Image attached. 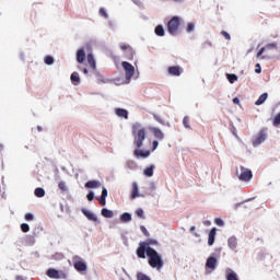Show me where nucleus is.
I'll return each instance as SVG.
<instances>
[{
	"instance_id": "obj_41",
	"label": "nucleus",
	"mask_w": 280,
	"mask_h": 280,
	"mask_svg": "<svg viewBox=\"0 0 280 280\" xmlns=\"http://www.w3.org/2000/svg\"><path fill=\"white\" fill-rule=\"evenodd\" d=\"M140 231L143 233V235H145V237H150V232L148 229H145V226L141 225Z\"/></svg>"
},
{
	"instance_id": "obj_28",
	"label": "nucleus",
	"mask_w": 280,
	"mask_h": 280,
	"mask_svg": "<svg viewBox=\"0 0 280 280\" xmlns=\"http://www.w3.org/2000/svg\"><path fill=\"white\" fill-rule=\"evenodd\" d=\"M121 222H130L132 220V214L125 212L120 215Z\"/></svg>"
},
{
	"instance_id": "obj_31",
	"label": "nucleus",
	"mask_w": 280,
	"mask_h": 280,
	"mask_svg": "<svg viewBox=\"0 0 280 280\" xmlns=\"http://www.w3.org/2000/svg\"><path fill=\"white\" fill-rule=\"evenodd\" d=\"M126 166L128 170H137V162H135V160H129L127 161Z\"/></svg>"
},
{
	"instance_id": "obj_16",
	"label": "nucleus",
	"mask_w": 280,
	"mask_h": 280,
	"mask_svg": "<svg viewBox=\"0 0 280 280\" xmlns=\"http://www.w3.org/2000/svg\"><path fill=\"white\" fill-rule=\"evenodd\" d=\"M82 213L83 215H85V218H88V220H90L91 222H97V215H95V213L86 210V209H82Z\"/></svg>"
},
{
	"instance_id": "obj_35",
	"label": "nucleus",
	"mask_w": 280,
	"mask_h": 280,
	"mask_svg": "<svg viewBox=\"0 0 280 280\" xmlns=\"http://www.w3.org/2000/svg\"><path fill=\"white\" fill-rule=\"evenodd\" d=\"M58 187H59L60 191H63V192L69 191V187H67V183H65V182H59Z\"/></svg>"
},
{
	"instance_id": "obj_15",
	"label": "nucleus",
	"mask_w": 280,
	"mask_h": 280,
	"mask_svg": "<svg viewBox=\"0 0 280 280\" xmlns=\"http://www.w3.org/2000/svg\"><path fill=\"white\" fill-rule=\"evenodd\" d=\"M85 59H86V52L82 48L79 49L77 51V62H79V65H82Z\"/></svg>"
},
{
	"instance_id": "obj_7",
	"label": "nucleus",
	"mask_w": 280,
	"mask_h": 280,
	"mask_svg": "<svg viewBox=\"0 0 280 280\" xmlns=\"http://www.w3.org/2000/svg\"><path fill=\"white\" fill-rule=\"evenodd\" d=\"M266 139H268V133H266L264 130L259 131L258 135L252 140L253 147L257 148L258 145H261Z\"/></svg>"
},
{
	"instance_id": "obj_5",
	"label": "nucleus",
	"mask_w": 280,
	"mask_h": 280,
	"mask_svg": "<svg viewBox=\"0 0 280 280\" xmlns=\"http://www.w3.org/2000/svg\"><path fill=\"white\" fill-rule=\"evenodd\" d=\"M121 67H122L124 71H125L126 80H128V82H130V80H132V77L135 75V66H132L128 61H122L121 62Z\"/></svg>"
},
{
	"instance_id": "obj_37",
	"label": "nucleus",
	"mask_w": 280,
	"mask_h": 280,
	"mask_svg": "<svg viewBox=\"0 0 280 280\" xmlns=\"http://www.w3.org/2000/svg\"><path fill=\"white\" fill-rule=\"evenodd\" d=\"M21 231H22V233H30V224L22 223L21 224Z\"/></svg>"
},
{
	"instance_id": "obj_27",
	"label": "nucleus",
	"mask_w": 280,
	"mask_h": 280,
	"mask_svg": "<svg viewBox=\"0 0 280 280\" xmlns=\"http://www.w3.org/2000/svg\"><path fill=\"white\" fill-rule=\"evenodd\" d=\"M144 176H148L151 178V176H154V165H151L143 171Z\"/></svg>"
},
{
	"instance_id": "obj_9",
	"label": "nucleus",
	"mask_w": 280,
	"mask_h": 280,
	"mask_svg": "<svg viewBox=\"0 0 280 280\" xmlns=\"http://www.w3.org/2000/svg\"><path fill=\"white\" fill-rule=\"evenodd\" d=\"M149 130L159 141H163L165 139V133H163V131L160 128L149 127Z\"/></svg>"
},
{
	"instance_id": "obj_11",
	"label": "nucleus",
	"mask_w": 280,
	"mask_h": 280,
	"mask_svg": "<svg viewBox=\"0 0 280 280\" xmlns=\"http://www.w3.org/2000/svg\"><path fill=\"white\" fill-rule=\"evenodd\" d=\"M170 75L178 77L183 73V69L179 66H171L167 69Z\"/></svg>"
},
{
	"instance_id": "obj_33",
	"label": "nucleus",
	"mask_w": 280,
	"mask_h": 280,
	"mask_svg": "<svg viewBox=\"0 0 280 280\" xmlns=\"http://www.w3.org/2000/svg\"><path fill=\"white\" fill-rule=\"evenodd\" d=\"M226 78H228L230 84H234L235 82H237L236 74H226Z\"/></svg>"
},
{
	"instance_id": "obj_1",
	"label": "nucleus",
	"mask_w": 280,
	"mask_h": 280,
	"mask_svg": "<svg viewBox=\"0 0 280 280\" xmlns=\"http://www.w3.org/2000/svg\"><path fill=\"white\" fill-rule=\"evenodd\" d=\"M137 257L139 259H145V255L148 257V262L151 268H156V270H161L163 266H165V262L163 261V256L156 252V249L152 247H148L145 249V246L142 245L141 248H137L136 250Z\"/></svg>"
},
{
	"instance_id": "obj_53",
	"label": "nucleus",
	"mask_w": 280,
	"mask_h": 280,
	"mask_svg": "<svg viewBox=\"0 0 280 280\" xmlns=\"http://www.w3.org/2000/svg\"><path fill=\"white\" fill-rule=\"evenodd\" d=\"M83 73H84L85 75H89V69L83 68Z\"/></svg>"
},
{
	"instance_id": "obj_22",
	"label": "nucleus",
	"mask_w": 280,
	"mask_h": 280,
	"mask_svg": "<svg viewBox=\"0 0 280 280\" xmlns=\"http://www.w3.org/2000/svg\"><path fill=\"white\" fill-rule=\"evenodd\" d=\"M115 113L117 117H124V119H128V110L124 108H116Z\"/></svg>"
},
{
	"instance_id": "obj_26",
	"label": "nucleus",
	"mask_w": 280,
	"mask_h": 280,
	"mask_svg": "<svg viewBox=\"0 0 280 280\" xmlns=\"http://www.w3.org/2000/svg\"><path fill=\"white\" fill-rule=\"evenodd\" d=\"M226 280H240L237 273L231 269L228 270Z\"/></svg>"
},
{
	"instance_id": "obj_23",
	"label": "nucleus",
	"mask_w": 280,
	"mask_h": 280,
	"mask_svg": "<svg viewBox=\"0 0 280 280\" xmlns=\"http://www.w3.org/2000/svg\"><path fill=\"white\" fill-rule=\"evenodd\" d=\"M266 100H268V93H262L258 100L255 102L256 106H261V104H264L266 102Z\"/></svg>"
},
{
	"instance_id": "obj_19",
	"label": "nucleus",
	"mask_w": 280,
	"mask_h": 280,
	"mask_svg": "<svg viewBox=\"0 0 280 280\" xmlns=\"http://www.w3.org/2000/svg\"><path fill=\"white\" fill-rule=\"evenodd\" d=\"M215 228H213L208 235V245L209 246H213L214 242H215Z\"/></svg>"
},
{
	"instance_id": "obj_51",
	"label": "nucleus",
	"mask_w": 280,
	"mask_h": 280,
	"mask_svg": "<svg viewBox=\"0 0 280 280\" xmlns=\"http://www.w3.org/2000/svg\"><path fill=\"white\" fill-rule=\"evenodd\" d=\"M215 224H218V226H223L224 222L221 219H217Z\"/></svg>"
},
{
	"instance_id": "obj_45",
	"label": "nucleus",
	"mask_w": 280,
	"mask_h": 280,
	"mask_svg": "<svg viewBox=\"0 0 280 280\" xmlns=\"http://www.w3.org/2000/svg\"><path fill=\"white\" fill-rule=\"evenodd\" d=\"M86 198H88V200L91 202V201L94 200L95 194H94L93 191H90V192L88 194Z\"/></svg>"
},
{
	"instance_id": "obj_55",
	"label": "nucleus",
	"mask_w": 280,
	"mask_h": 280,
	"mask_svg": "<svg viewBox=\"0 0 280 280\" xmlns=\"http://www.w3.org/2000/svg\"><path fill=\"white\" fill-rule=\"evenodd\" d=\"M194 231H196V226L190 228V232L194 233Z\"/></svg>"
},
{
	"instance_id": "obj_17",
	"label": "nucleus",
	"mask_w": 280,
	"mask_h": 280,
	"mask_svg": "<svg viewBox=\"0 0 280 280\" xmlns=\"http://www.w3.org/2000/svg\"><path fill=\"white\" fill-rule=\"evenodd\" d=\"M218 265V259L213 256L207 259L206 266L210 268V270H215V266Z\"/></svg>"
},
{
	"instance_id": "obj_42",
	"label": "nucleus",
	"mask_w": 280,
	"mask_h": 280,
	"mask_svg": "<svg viewBox=\"0 0 280 280\" xmlns=\"http://www.w3.org/2000/svg\"><path fill=\"white\" fill-rule=\"evenodd\" d=\"M24 219L26 220V222H32V220H34V214L32 213H26Z\"/></svg>"
},
{
	"instance_id": "obj_20",
	"label": "nucleus",
	"mask_w": 280,
	"mask_h": 280,
	"mask_svg": "<svg viewBox=\"0 0 280 280\" xmlns=\"http://www.w3.org/2000/svg\"><path fill=\"white\" fill-rule=\"evenodd\" d=\"M135 198H139V185L136 182L132 183L131 191V199L135 200Z\"/></svg>"
},
{
	"instance_id": "obj_25",
	"label": "nucleus",
	"mask_w": 280,
	"mask_h": 280,
	"mask_svg": "<svg viewBox=\"0 0 280 280\" xmlns=\"http://www.w3.org/2000/svg\"><path fill=\"white\" fill-rule=\"evenodd\" d=\"M101 214L103 215V218H113L115 215L113 210H109V209H106V208L102 209Z\"/></svg>"
},
{
	"instance_id": "obj_34",
	"label": "nucleus",
	"mask_w": 280,
	"mask_h": 280,
	"mask_svg": "<svg viewBox=\"0 0 280 280\" xmlns=\"http://www.w3.org/2000/svg\"><path fill=\"white\" fill-rule=\"evenodd\" d=\"M194 30H196V25L194 24V22H189V23L187 24L186 32H187L188 34H191V32H194Z\"/></svg>"
},
{
	"instance_id": "obj_32",
	"label": "nucleus",
	"mask_w": 280,
	"mask_h": 280,
	"mask_svg": "<svg viewBox=\"0 0 280 280\" xmlns=\"http://www.w3.org/2000/svg\"><path fill=\"white\" fill-rule=\"evenodd\" d=\"M71 82L79 83L80 82V74L78 72H73L70 77Z\"/></svg>"
},
{
	"instance_id": "obj_18",
	"label": "nucleus",
	"mask_w": 280,
	"mask_h": 280,
	"mask_svg": "<svg viewBox=\"0 0 280 280\" xmlns=\"http://www.w3.org/2000/svg\"><path fill=\"white\" fill-rule=\"evenodd\" d=\"M102 184L97 180H89L85 184L86 189H97V187H101Z\"/></svg>"
},
{
	"instance_id": "obj_13",
	"label": "nucleus",
	"mask_w": 280,
	"mask_h": 280,
	"mask_svg": "<svg viewBox=\"0 0 280 280\" xmlns=\"http://www.w3.org/2000/svg\"><path fill=\"white\" fill-rule=\"evenodd\" d=\"M133 154L136 159H148V156H150V151H141L139 149H136L133 151Z\"/></svg>"
},
{
	"instance_id": "obj_2",
	"label": "nucleus",
	"mask_w": 280,
	"mask_h": 280,
	"mask_svg": "<svg viewBox=\"0 0 280 280\" xmlns=\"http://www.w3.org/2000/svg\"><path fill=\"white\" fill-rule=\"evenodd\" d=\"M132 135H133V145L141 150L143 148V142L145 141L147 131L145 128L141 127V124L137 122L132 125Z\"/></svg>"
},
{
	"instance_id": "obj_10",
	"label": "nucleus",
	"mask_w": 280,
	"mask_h": 280,
	"mask_svg": "<svg viewBox=\"0 0 280 280\" xmlns=\"http://www.w3.org/2000/svg\"><path fill=\"white\" fill-rule=\"evenodd\" d=\"M120 49L122 51H128L129 52L127 55L128 60H132V58H135V50H132V47H130V45L120 44Z\"/></svg>"
},
{
	"instance_id": "obj_36",
	"label": "nucleus",
	"mask_w": 280,
	"mask_h": 280,
	"mask_svg": "<svg viewBox=\"0 0 280 280\" xmlns=\"http://www.w3.org/2000/svg\"><path fill=\"white\" fill-rule=\"evenodd\" d=\"M136 215H138V218H141V220H145V214L143 212V209L139 208L137 211H136Z\"/></svg>"
},
{
	"instance_id": "obj_48",
	"label": "nucleus",
	"mask_w": 280,
	"mask_h": 280,
	"mask_svg": "<svg viewBox=\"0 0 280 280\" xmlns=\"http://www.w3.org/2000/svg\"><path fill=\"white\" fill-rule=\"evenodd\" d=\"M101 197H103V198L108 197V190L106 188H103Z\"/></svg>"
},
{
	"instance_id": "obj_6",
	"label": "nucleus",
	"mask_w": 280,
	"mask_h": 280,
	"mask_svg": "<svg viewBox=\"0 0 280 280\" xmlns=\"http://www.w3.org/2000/svg\"><path fill=\"white\" fill-rule=\"evenodd\" d=\"M46 275L49 279H67V273L65 271H59L54 268H49L46 271Z\"/></svg>"
},
{
	"instance_id": "obj_46",
	"label": "nucleus",
	"mask_w": 280,
	"mask_h": 280,
	"mask_svg": "<svg viewBox=\"0 0 280 280\" xmlns=\"http://www.w3.org/2000/svg\"><path fill=\"white\" fill-rule=\"evenodd\" d=\"M98 202L102 207H106V197H100Z\"/></svg>"
},
{
	"instance_id": "obj_4",
	"label": "nucleus",
	"mask_w": 280,
	"mask_h": 280,
	"mask_svg": "<svg viewBox=\"0 0 280 280\" xmlns=\"http://www.w3.org/2000/svg\"><path fill=\"white\" fill-rule=\"evenodd\" d=\"M240 170H236V176L238 180H242L243 183H249V180H253V171L250 168L240 166Z\"/></svg>"
},
{
	"instance_id": "obj_54",
	"label": "nucleus",
	"mask_w": 280,
	"mask_h": 280,
	"mask_svg": "<svg viewBox=\"0 0 280 280\" xmlns=\"http://www.w3.org/2000/svg\"><path fill=\"white\" fill-rule=\"evenodd\" d=\"M37 130H38V132H43V127L37 126Z\"/></svg>"
},
{
	"instance_id": "obj_30",
	"label": "nucleus",
	"mask_w": 280,
	"mask_h": 280,
	"mask_svg": "<svg viewBox=\"0 0 280 280\" xmlns=\"http://www.w3.org/2000/svg\"><path fill=\"white\" fill-rule=\"evenodd\" d=\"M34 194L37 198H44L45 189H43L42 187H38L35 189Z\"/></svg>"
},
{
	"instance_id": "obj_24",
	"label": "nucleus",
	"mask_w": 280,
	"mask_h": 280,
	"mask_svg": "<svg viewBox=\"0 0 280 280\" xmlns=\"http://www.w3.org/2000/svg\"><path fill=\"white\" fill-rule=\"evenodd\" d=\"M88 62H89L91 69H93V71H95L96 65H95V57H93V54L88 55Z\"/></svg>"
},
{
	"instance_id": "obj_43",
	"label": "nucleus",
	"mask_w": 280,
	"mask_h": 280,
	"mask_svg": "<svg viewBox=\"0 0 280 280\" xmlns=\"http://www.w3.org/2000/svg\"><path fill=\"white\" fill-rule=\"evenodd\" d=\"M101 16H104L105 19H108V13H106V10L104 8L100 9Z\"/></svg>"
},
{
	"instance_id": "obj_29",
	"label": "nucleus",
	"mask_w": 280,
	"mask_h": 280,
	"mask_svg": "<svg viewBox=\"0 0 280 280\" xmlns=\"http://www.w3.org/2000/svg\"><path fill=\"white\" fill-rule=\"evenodd\" d=\"M155 34L156 36H165V28H163V25H158L155 27Z\"/></svg>"
},
{
	"instance_id": "obj_8",
	"label": "nucleus",
	"mask_w": 280,
	"mask_h": 280,
	"mask_svg": "<svg viewBox=\"0 0 280 280\" xmlns=\"http://www.w3.org/2000/svg\"><path fill=\"white\" fill-rule=\"evenodd\" d=\"M73 261L74 270L77 272H86V262H84V260H80V256H74Z\"/></svg>"
},
{
	"instance_id": "obj_12",
	"label": "nucleus",
	"mask_w": 280,
	"mask_h": 280,
	"mask_svg": "<svg viewBox=\"0 0 280 280\" xmlns=\"http://www.w3.org/2000/svg\"><path fill=\"white\" fill-rule=\"evenodd\" d=\"M156 244H159L156 240L150 238L144 242H140L138 248H141L142 246H144V248L147 249V248H151L150 246H156Z\"/></svg>"
},
{
	"instance_id": "obj_47",
	"label": "nucleus",
	"mask_w": 280,
	"mask_h": 280,
	"mask_svg": "<svg viewBox=\"0 0 280 280\" xmlns=\"http://www.w3.org/2000/svg\"><path fill=\"white\" fill-rule=\"evenodd\" d=\"M159 148V141L154 140L152 142V152H154V150H156Z\"/></svg>"
},
{
	"instance_id": "obj_49",
	"label": "nucleus",
	"mask_w": 280,
	"mask_h": 280,
	"mask_svg": "<svg viewBox=\"0 0 280 280\" xmlns=\"http://www.w3.org/2000/svg\"><path fill=\"white\" fill-rule=\"evenodd\" d=\"M255 67H256L255 72H256V73H261V65L256 63Z\"/></svg>"
},
{
	"instance_id": "obj_58",
	"label": "nucleus",
	"mask_w": 280,
	"mask_h": 280,
	"mask_svg": "<svg viewBox=\"0 0 280 280\" xmlns=\"http://www.w3.org/2000/svg\"><path fill=\"white\" fill-rule=\"evenodd\" d=\"M174 1H183V0H174Z\"/></svg>"
},
{
	"instance_id": "obj_56",
	"label": "nucleus",
	"mask_w": 280,
	"mask_h": 280,
	"mask_svg": "<svg viewBox=\"0 0 280 280\" xmlns=\"http://www.w3.org/2000/svg\"><path fill=\"white\" fill-rule=\"evenodd\" d=\"M16 280H23V278L22 277H18Z\"/></svg>"
},
{
	"instance_id": "obj_38",
	"label": "nucleus",
	"mask_w": 280,
	"mask_h": 280,
	"mask_svg": "<svg viewBox=\"0 0 280 280\" xmlns=\"http://www.w3.org/2000/svg\"><path fill=\"white\" fill-rule=\"evenodd\" d=\"M272 124L276 126V128L280 126V113L275 116Z\"/></svg>"
},
{
	"instance_id": "obj_39",
	"label": "nucleus",
	"mask_w": 280,
	"mask_h": 280,
	"mask_svg": "<svg viewBox=\"0 0 280 280\" xmlns=\"http://www.w3.org/2000/svg\"><path fill=\"white\" fill-rule=\"evenodd\" d=\"M44 62H45V65H52L54 63V57L46 56Z\"/></svg>"
},
{
	"instance_id": "obj_50",
	"label": "nucleus",
	"mask_w": 280,
	"mask_h": 280,
	"mask_svg": "<svg viewBox=\"0 0 280 280\" xmlns=\"http://www.w3.org/2000/svg\"><path fill=\"white\" fill-rule=\"evenodd\" d=\"M153 117H154V119H155V121H158L159 124H165V121H163L162 119H161V117H159V116H156V115H153Z\"/></svg>"
},
{
	"instance_id": "obj_3",
	"label": "nucleus",
	"mask_w": 280,
	"mask_h": 280,
	"mask_svg": "<svg viewBox=\"0 0 280 280\" xmlns=\"http://www.w3.org/2000/svg\"><path fill=\"white\" fill-rule=\"evenodd\" d=\"M180 30V18L173 16L167 23V32L171 36H178Z\"/></svg>"
},
{
	"instance_id": "obj_52",
	"label": "nucleus",
	"mask_w": 280,
	"mask_h": 280,
	"mask_svg": "<svg viewBox=\"0 0 280 280\" xmlns=\"http://www.w3.org/2000/svg\"><path fill=\"white\" fill-rule=\"evenodd\" d=\"M233 104H240V98L238 97H234L233 98Z\"/></svg>"
},
{
	"instance_id": "obj_57",
	"label": "nucleus",
	"mask_w": 280,
	"mask_h": 280,
	"mask_svg": "<svg viewBox=\"0 0 280 280\" xmlns=\"http://www.w3.org/2000/svg\"><path fill=\"white\" fill-rule=\"evenodd\" d=\"M264 58H266L265 56L261 57V59L264 60Z\"/></svg>"
},
{
	"instance_id": "obj_40",
	"label": "nucleus",
	"mask_w": 280,
	"mask_h": 280,
	"mask_svg": "<svg viewBox=\"0 0 280 280\" xmlns=\"http://www.w3.org/2000/svg\"><path fill=\"white\" fill-rule=\"evenodd\" d=\"M183 125L186 127V128H191V126L189 125V116H185L183 118Z\"/></svg>"
},
{
	"instance_id": "obj_14",
	"label": "nucleus",
	"mask_w": 280,
	"mask_h": 280,
	"mask_svg": "<svg viewBox=\"0 0 280 280\" xmlns=\"http://www.w3.org/2000/svg\"><path fill=\"white\" fill-rule=\"evenodd\" d=\"M266 49H277V44H267L265 47L260 48L256 55L257 58H261L264 56V51Z\"/></svg>"
},
{
	"instance_id": "obj_21",
	"label": "nucleus",
	"mask_w": 280,
	"mask_h": 280,
	"mask_svg": "<svg viewBox=\"0 0 280 280\" xmlns=\"http://www.w3.org/2000/svg\"><path fill=\"white\" fill-rule=\"evenodd\" d=\"M228 245L232 250H235L237 248V238L235 236H232L228 240Z\"/></svg>"
},
{
	"instance_id": "obj_44",
	"label": "nucleus",
	"mask_w": 280,
	"mask_h": 280,
	"mask_svg": "<svg viewBox=\"0 0 280 280\" xmlns=\"http://www.w3.org/2000/svg\"><path fill=\"white\" fill-rule=\"evenodd\" d=\"M221 34L225 38V40H231V35L226 31H222Z\"/></svg>"
}]
</instances>
